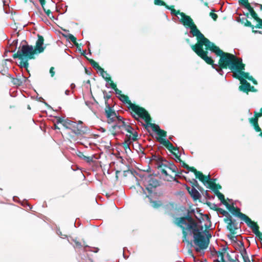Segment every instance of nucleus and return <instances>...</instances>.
Masks as SVG:
<instances>
[{"label": "nucleus", "instance_id": "38", "mask_svg": "<svg viewBox=\"0 0 262 262\" xmlns=\"http://www.w3.org/2000/svg\"><path fill=\"white\" fill-rule=\"evenodd\" d=\"M247 9L249 10L251 16L256 21L259 18V17H258L257 13L254 10L253 8L251 6Z\"/></svg>", "mask_w": 262, "mask_h": 262}, {"label": "nucleus", "instance_id": "12", "mask_svg": "<svg viewBox=\"0 0 262 262\" xmlns=\"http://www.w3.org/2000/svg\"><path fill=\"white\" fill-rule=\"evenodd\" d=\"M105 113L107 118V123L109 124L116 122L122 117L117 116L115 111L112 109L110 106L105 107Z\"/></svg>", "mask_w": 262, "mask_h": 262}, {"label": "nucleus", "instance_id": "49", "mask_svg": "<svg viewBox=\"0 0 262 262\" xmlns=\"http://www.w3.org/2000/svg\"><path fill=\"white\" fill-rule=\"evenodd\" d=\"M20 80L22 81V85L23 84L27 85L30 82V81L25 76H22L21 77H20Z\"/></svg>", "mask_w": 262, "mask_h": 262}, {"label": "nucleus", "instance_id": "2", "mask_svg": "<svg viewBox=\"0 0 262 262\" xmlns=\"http://www.w3.org/2000/svg\"><path fill=\"white\" fill-rule=\"evenodd\" d=\"M220 57L218 63L224 69H230L232 72H234L235 69L242 60L232 54L224 52L220 49L215 54Z\"/></svg>", "mask_w": 262, "mask_h": 262}, {"label": "nucleus", "instance_id": "51", "mask_svg": "<svg viewBox=\"0 0 262 262\" xmlns=\"http://www.w3.org/2000/svg\"><path fill=\"white\" fill-rule=\"evenodd\" d=\"M142 190L143 191V193L145 194V195L143 196V199L145 200L147 198H148L149 199L150 202H152L151 198L148 195H147V194H145V190L143 188H142ZM152 203L154 204V206L156 207V206L157 205V202L156 201H153Z\"/></svg>", "mask_w": 262, "mask_h": 262}, {"label": "nucleus", "instance_id": "45", "mask_svg": "<svg viewBox=\"0 0 262 262\" xmlns=\"http://www.w3.org/2000/svg\"><path fill=\"white\" fill-rule=\"evenodd\" d=\"M64 36L68 39L70 40L73 43L76 42L77 39L73 35L71 34H68L67 35H64Z\"/></svg>", "mask_w": 262, "mask_h": 262}, {"label": "nucleus", "instance_id": "25", "mask_svg": "<svg viewBox=\"0 0 262 262\" xmlns=\"http://www.w3.org/2000/svg\"><path fill=\"white\" fill-rule=\"evenodd\" d=\"M196 54L203 59L207 64L211 65L212 67L214 65V60L211 57L208 56V51L204 52H196Z\"/></svg>", "mask_w": 262, "mask_h": 262}, {"label": "nucleus", "instance_id": "44", "mask_svg": "<svg viewBox=\"0 0 262 262\" xmlns=\"http://www.w3.org/2000/svg\"><path fill=\"white\" fill-rule=\"evenodd\" d=\"M12 82L14 84L16 85H22V81L20 80V78H13L12 79Z\"/></svg>", "mask_w": 262, "mask_h": 262}, {"label": "nucleus", "instance_id": "27", "mask_svg": "<svg viewBox=\"0 0 262 262\" xmlns=\"http://www.w3.org/2000/svg\"><path fill=\"white\" fill-rule=\"evenodd\" d=\"M189 28L190 29L191 33H192L193 36L196 37L198 41L201 39L203 36H204L198 29L196 26L195 24L193 25Z\"/></svg>", "mask_w": 262, "mask_h": 262}, {"label": "nucleus", "instance_id": "15", "mask_svg": "<svg viewBox=\"0 0 262 262\" xmlns=\"http://www.w3.org/2000/svg\"><path fill=\"white\" fill-rule=\"evenodd\" d=\"M152 160L155 161L156 162V165L157 166V168L158 169H160L162 173V174L165 176H168V173L165 168H163V167H165L166 166L164 165L163 158L160 156H158L156 155L152 156Z\"/></svg>", "mask_w": 262, "mask_h": 262}, {"label": "nucleus", "instance_id": "17", "mask_svg": "<svg viewBox=\"0 0 262 262\" xmlns=\"http://www.w3.org/2000/svg\"><path fill=\"white\" fill-rule=\"evenodd\" d=\"M180 163L182 164V166L184 168H185L187 169V170H188L189 171L193 172L195 174V178L196 179H198L200 181H203V178L204 177V174L202 172L197 170L194 167L189 166L188 164L185 163V162L183 161H182V162H180Z\"/></svg>", "mask_w": 262, "mask_h": 262}, {"label": "nucleus", "instance_id": "20", "mask_svg": "<svg viewBox=\"0 0 262 262\" xmlns=\"http://www.w3.org/2000/svg\"><path fill=\"white\" fill-rule=\"evenodd\" d=\"M38 39L36 42V45L34 48V50L36 54H39L43 52L45 47H43L44 38L43 37L40 35L38 34Z\"/></svg>", "mask_w": 262, "mask_h": 262}, {"label": "nucleus", "instance_id": "62", "mask_svg": "<svg viewBox=\"0 0 262 262\" xmlns=\"http://www.w3.org/2000/svg\"><path fill=\"white\" fill-rule=\"evenodd\" d=\"M42 8H43V6L45 5L46 4V0H38Z\"/></svg>", "mask_w": 262, "mask_h": 262}, {"label": "nucleus", "instance_id": "9", "mask_svg": "<svg viewBox=\"0 0 262 262\" xmlns=\"http://www.w3.org/2000/svg\"><path fill=\"white\" fill-rule=\"evenodd\" d=\"M227 209L231 213V214L236 217H238L242 221H244L246 224L251 220L246 214L242 213L239 208L237 207H234L233 205H230L229 204L226 206Z\"/></svg>", "mask_w": 262, "mask_h": 262}, {"label": "nucleus", "instance_id": "18", "mask_svg": "<svg viewBox=\"0 0 262 262\" xmlns=\"http://www.w3.org/2000/svg\"><path fill=\"white\" fill-rule=\"evenodd\" d=\"M232 76L233 78L238 79L240 81L241 85L239 86V90L242 92L246 93L247 90L249 89L250 87V83L246 79L242 78V77L237 73H234Z\"/></svg>", "mask_w": 262, "mask_h": 262}, {"label": "nucleus", "instance_id": "6", "mask_svg": "<svg viewBox=\"0 0 262 262\" xmlns=\"http://www.w3.org/2000/svg\"><path fill=\"white\" fill-rule=\"evenodd\" d=\"M36 54L32 46L28 45H23L20 49L13 55V58L19 59H34V55Z\"/></svg>", "mask_w": 262, "mask_h": 262}, {"label": "nucleus", "instance_id": "41", "mask_svg": "<svg viewBox=\"0 0 262 262\" xmlns=\"http://www.w3.org/2000/svg\"><path fill=\"white\" fill-rule=\"evenodd\" d=\"M239 4L242 6H244L246 9H248L251 7L248 0H238Z\"/></svg>", "mask_w": 262, "mask_h": 262}, {"label": "nucleus", "instance_id": "59", "mask_svg": "<svg viewBox=\"0 0 262 262\" xmlns=\"http://www.w3.org/2000/svg\"><path fill=\"white\" fill-rule=\"evenodd\" d=\"M65 119L60 118L59 117H57V123H61L62 125H63L64 121Z\"/></svg>", "mask_w": 262, "mask_h": 262}, {"label": "nucleus", "instance_id": "50", "mask_svg": "<svg viewBox=\"0 0 262 262\" xmlns=\"http://www.w3.org/2000/svg\"><path fill=\"white\" fill-rule=\"evenodd\" d=\"M238 245L240 247L239 252L241 254H243L244 250H246L244 247V244L242 241H240Z\"/></svg>", "mask_w": 262, "mask_h": 262}, {"label": "nucleus", "instance_id": "40", "mask_svg": "<svg viewBox=\"0 0 262 262\" xmlns=\"http://www.w3.org/2000/svg\"><path fill=\"white\" fill-rule=\"evenodd\" d=\"M102 92L104 95L103 97H104V99L105 100V104L106 105V107H107V106H110L109 104H108L107 101H108V100L111 98V95L107 94L106 91H105V90L103 91Z\"/></svg>", "mask_w": 262, "mask_h": 262}, {"label": "nucleus", "instance_id": "48", "mask_svg": "<svg viewBox=\"0 0 262 262\" xmlns=\"http://www.w3.org/2000/svg\"><path fill=\"white\" fill-rule=\"evenodd\" d=\"M228 237L232 241L235 243H237V237L235 236V234H232L230 233L227 235Z\"/></svg>", "mask_w": 262, "mask_h": 262}, {"label": "nucleus", "instance_id": "24", "mask_svg": "<svg viewBox=\"0 0 262 262\" xmlns=\"http://www.w3.org/2000/svg\"><path fill=\"white\" fill-rule=\"evenodd\" d=\"M180 15L181 16L180 21L184 26L190 28L191 26L194 24L193 19L191 18L190 16L186 15L183 12H181Z\"/></svg>", "mask_w": 262, "mask_h": 262}, {"label": "nucleus", "instance_id": "63", "mask_svg": "<svg viewBox=\"0 0 262 262\" xmlns=\"http://www.w3.org/2000/svg\"><path fill=\"white\" fill-rule=\"evenodd\" d=\"M203 193V195H205L206 197H208V198L209 197V193H208L207 190H205L204 189V191H203V193Z\"/></svg>", "mask_w": 262, "mask_h": 262}, {"label": "nucleus", "instance_id": "30", "mask_svg": "<svg viewBox=\"0 0 262 262\" xmlns=\"http://www.w3.org/2000/svg\"><path fill=\"white\" fill-rule=\"evenodd\" d=\"M124 130L128 133L127 134L128 135H130V136H133L134 134L138 133L137 132L134 130V128L133 127L130 125L129 123H127Z\"/></svg>", "mask_w": 262, "mask_h": 262}, {"label": "nucleus", "instance_id": "36", "mask_svg": "<svg viewBox=\"0 0 262 262\" xmlns=\"http://www.w3.org/2000/svg\"><path fill=\"white\" fill-rule=\"evenodd\" d=\"M174 148L175 149H172L171 150H169L177 159L176 161H179L180 163L182 162V160H181L180 158V156H179L178 155V153H177L176 151L179 150L178 148L177 147H174Z\"/></svg>", "mask_w": 262, "mask_h": 262}, {"label": "nucleus", "instance_id": "13", "mask_svg": "<svg viewBox=\"0 0 262 262\" xmlns=\"http://www.w3.org/2000/svg\"><path fill=\"white\" fill-rule=\"evenodd\" d=\"M262 116V107L260 109V112H254V117L249 119V121L250 124L253 126L254 130L256 132L261 131V128L258 124V118Z\"/></svg>", "mask_w": 262, "mask_h": 262}, {"label": "nucleus", "instance_id": "35", "mask_svg": "<svg viewBox=\"0 0 262 262\" xmlns=\"http://www.w3.org/2000/svg\"><path fill=\"white\" fill-rule=\"evenodd\" d=\"M190 182L192 185V188L196 187L202 193H203V191H204V189L199 185L198 181L195 179H192L191 181H190Z\"/></svg>", "mask_w": 262, "mask_h": 262}, {"label": "nucleus", "instance_id": "4", "mask_svg": "<svg viewBox=\"0 0 262 262\" xmlns=\"http://www.w3.org/2000/svg\"><path fill=\"white\" fill-rule=\"evenodd\" d=\"M120 100L124 103L127 104V108L130 110L132 116L136 120L139 121V118L141 119H148L147 115V111L144 107L140 106L138 105L133 103L129 100V97L124 94H122L119 97Z\"/></svg>", "mask_w": 262, "mask_h": 262}, {"label": "nucleus", "instance_id": "56", "mask_svg": "<svg viewBox=\"0 0 262 262\" xmlns=\"http://www.w3.org/2000/svg\"><path fill=\"white\" fill-rule=\"evenodd\" d=\"M256 21L258 23V24L255 26L256 28L262 29V19L260 18H259Z\"/></svg>", "mask_w": 262, "mask_h": 262}, {"label": "nucleus", "instance_id": "23", "mask_svg": "<svg viewBox=\"0 0 262 262\" xmlns=\"http://www.w3.org/2000/svg\"><path fill=\"white\" fill-rule=\"evenodd\" d=\"M89 62L91 63L92 66L97 69L100 73L101 76L103 77V79H104L106 81H108V80H111L110 78H107L106 77L104 76V74H106V71L104 70L103 68H102L97 63L96 61H95L94 60L92 59H88Z\"/></svg>", "mask_w": 262, "mask_h": 262}, {"label": "nucleus", "instance_id": "1", "mask_svg": "<svg viewBox=\"0 0 262 262\" xmlns=\"http://www.w3.org/2000/svg\"><path fill=\"white\" fill-rule=\"evenodd\" d=\"M192 211L187 210L186 215L176 218L174 223L182 229L183 242L191 244L188 239V236H193L195 250L199 252L207 248L211 235L207 231L208 233L206 234V237L205 236L204 232L206 231L209 227L206 226V229L204 230L203 226L199 225L190 214Z\"/></svg>", "mask_w": 262, "mask_h": 262}, {"label": "nucleus", "instance_id": "21", "mask_svg": "<svg viewBox=\"0 0 262 262\" xmlns=\"http://www.w3.org/2000/svg\"><path fill=\"white\" fill-rule=\"evenodd\" d=\"M38 39L36 42V45L34 48V50L36 54H39L43 52L45 47H43L44 38L43 37L40 35L38 34Z\"/></svg>", "mask_w": 262, "mask_h": 262}, {"label": "nucleus", "instance_id": "3", "mask_svg": "<svg viewBox=\"0 0 262 262\" xmlns=\"http://www.w3.org/2000/svg\"><path fill=\"white\" fill-rule=\"evenodd\" d=\"M147 115L148 119H143L146 122V124L142 123V125L146 129H147L149 126H150L152 130L156 132L159 136L158 137H156L157 140L164 146L168 150L175 149L172 144L168 140L164 139L167 136V132L163 129H160L158 125L151 122L152 119L148 112Z\"/></svg>", "mask_w": 262, "mask_h": 262}, {"label": "nucleus", "instance_id": "58", "mask_svg": "<svg viewBox=\"0 0 262 262\" xmlns=\"http://www.w3.org/2000/svg\"><path fill=\"white\" fill-rule=\"evenodd\" d=\"M17 43H18V40L17 39H15V40H14L12 41L11 46H14L15 47V49H14V50L12 51V52H14L15 50L16 49Z\"/></svg>", "mask_w": 262, "mask_h": 262}, {"label": "nucleus", "instance_id": "52", "mask_svg": "<svg viewBox=\"0 0 262 262\" xmlns=\"http://www.w3.org/2000/svg\"><path fill=\"white\" fill-rule=\"evenodd\" d=\"M214 10H213L212 12H210L209 15L211 17V18L213 19L214 21H216L217 20L218 16L216 13H214Z\"/></svg>", "mask_w": 262, "mask_h": 262}, {"label": "nucleus", "instance_id": "14", "mask_svg": "<svg viewBox=\"0 0 262 262\" xmlns=\"http://www.w3.org/2000/svg\"><path fill=\"white\" fill-rule=\"evenodd\" d=\"M245 64L243 63L242 60L239 62L238 65L237 66L234 72H233V74L234 73H237L242 78L245 79H247L249 80L250 76L249 75V73L245 72L244 70H245Z\"/></svg>", "mask_w": 262, "mask_h": 262}, {"label": "nucleus", "instance_id": "19", "mask_svg": "<svg viewBox=\"0 0 262 262\" xmlns=\"http://www.w3.org/2000/svg\"><path fill=\"white\" fill-rule=\"evenodd\" d=\"M126 139L123 143V147L127 152V149L130 150L129 145L132 143V141H136L138 139V134L135 133L133 136L130 135H126Z\"/></svg>", "mask_w": 262, "mask_h": 262}, {"label": "nucleus", "instance_id": "43", "mask_svg": "<svg viewBox=\"0 0 262 262\" xmlns=\"http://www.w3.org/2000/svg\"><path fill=\"white\" fill-rule=\"evenodd\" d=\"M212 68L215 69L218 73H219L220 74L222 75L223 69H224L221 68V66L219 63H218V65L214 64V65L213 66H212Z\"/></svg>", "mask_w": 262, "mask_h": 262}, {"label": "nucleus", "instance_id": "37", "mask_svg": "<svg viewBox=\"0 0 262 262\" xmlns=\"http://www.w3.org/2000/svg\"><path fill=\"white\" fill-rule=\"evenodd\" d=\"M240 21L242 24H244L245 26L251 27L252 29H254V26L252 25L251 23L246 18H242L240 19Z\"/></svg>", "mask_w": 262, "mask_h": 262}, {"label": "nucleus", "instance_id": "55", "mask_svg": "<svg viewBox=\"0 0 262 262\" xmlns=\"http://www.w3.org/2000/svg\"><path fill=\"white\" fill-rule=\"evenodd\" d=\"M169 176L170 177V179H167V181H169V182H171V181H174L176 182V183H179V181L178 180V179H177L175 177H172L169 174H168V176Z\"/></svg>", "mask_w": 262, "mask_h": 262}, {"label": "nucleus", "instance_id": "22", "mask_svg": "<svg viewBox=\"0 0 262 262\" xmlns=\"http://www.w3.org/2000/svg\"><path fill=\"white\" fill-rule=\"evenodd\" d=\"M247 225L252 230L253 232L256 235V236L258 237L259 240L262 243V233L259 231V227L257 224L256 222L251 220Z\"/></svg>", "mask_w": 262, "mask_h": 262}, {"label": "nucleus", "instance_id": "32", "mask_svg": "<svg viewBox=\"0 0 262 262\" xmlns=\"http://www.w3.org/2000/svg\"><path fill=\"white\" fill-rule=\"evenodd\" d=\"M108 82H110V85L111 88H112L115 91L117 94L119 95V96H121V95H122V94H121V91L118 89L116 84L113 82V81L112 80L111 78V80H108Z\"/></svg>", "mask_w": 262, "mask_h": 262}, {"label": "nucleus", "instance_id": "31", "mask_svg": "<svg viewBox=\"0 0 262 262\" xmlns=\"http://www.w3.org/2000/svg\"><path fill=\"white\" fill-rule=\"evenodd\" d=\"M165 7L166 9H167L168 10H170V11H171V13L172 15H174L177 16L178 14L180 15V14L181 13L180 11V10H176V9H174V5L168 6V5H167L166 4Z\"/></svg>", "mask_w": 262, "mask_h": 262}, {"label": "nucleus", "instance_id": "7", "mask_svg": "<svg viewBox=\"0 0 262 262\" xmlns=\"http://www.w3.org/2000/svg\"><path fill=\"white\" fill-rule=\"evenodd\" d=\"M69 130L71 132H68L67 134L71 139L74 140L76 137L82 136L85 134L88 129L83 125L82 122L79 121L78 122H74Z\"/></svg>", "mask_w": 262, "mask_h": 262}, {"label": "nucleus", "instance_id": "33", "mask_svg": "<svg viewBox=\"0 0 262 262\" xmlns=\"http://www.w3.org/2000/svg\"><path fill=\"white\" fill-rule=\"evenodd\" d=\"M215 194L217 196L222 204H223L226 206L228 205L229 203H228L225 200L224 195L221 192L217 191V192L215 193Z\"/></svg>", "mask_w": 262, "mask_h": 262}, {"label": "nucleus", "instance_id": "64", "mask_svg": "<svg viewBox=\"0 0 262 262\" xmlns=\"http://www.w3.org/2000/svg\"><path fill=\"white\" fill-rule=\"evenodd\" d=\"M73 44L77 47V48H78V47L80 46V45L77 42V40H76V42L73 43Z\"/></svg>", "mask_w": 262, "mask_h": 262}, {"label": "nucleus", "instance_id": "47", "mask_svg": "<svg viewBox=\"0 0 262 262\" xmlns=\"http://www.w3.org/2000/svg\"><path fill=\"white\" fill-rule=\"evenodd\" d=\"M154 4L157 6H163L165 7L166 4L162 0H154Z\"/></svg>", "mask_w": 262, "mask_h": 262}, {"label": "nucleus", "instance_id": "26", "mask_svg": "<svg viewBox=\"0 0 262 262\" xmlns=\"http://www.w3.org/2000/svg\"><path fill=\"white\" fill-rule=\"evenodd\" d=\"M185 186L189 193L194 200L196 201L201 198V194L195 188H190L186 184Z\"/></svg>", "mask_w": 262, "mask_h": 262}, {"label": "nucleus", "instance_id": "60", "mask_svg": "<svg viewBox=\"0 0 262 262\" xmlns=\"http://www.w3.org/2000/svg\"><path fill=\"white\" fill-rule=\"evenodd\" d=\"M50 73L51 74V77H53L55 75V72H54V68L51 67L50 69Z\"/></svg>", "mask_w": 262, "mask_h": 262}, {"label": "nucleus", "instance_id": "11", "mask_svg": "<svg viewBox=\"0 0 262 262\" xmlns=\"http://www.w3.org/2000/svg\"><path fill=\"white\" fill-rule=\"evenodd\" d=\"M146 183L145 185L146 189L148 191V193L151 194L155 188L159 186V181L151 177V175H149L147 178H146Z\"/></svg>", "mask_w": 262, "mask_h": 262}, {"label": "nucleus", "instance_id": "5", "mask_svg": "<svg viewBox=\"0 0 262 262\" xmlns=\"http://www.w3.org/2000/svg\"><path fill=\"white\" fill-rule=\"evenodd\" d=\"M191 48L193 52H204L210 50L216 54V53L220 49L219 47L215 46L213 43L211 42L208 38L204 36L195 45H191Z\"/></svg>", "mask_w": 262, "mask_h": 262}, {"label": "nucleus", "instance_id": "42", "mask_svg": "<svg viewBox=\"0 0 262 262\" xmlns=\"http://www.w3.org/2000/svg\"><path fill=\"white\" fill-rule=\"evenodd\" d=\"M243 252V254H242L241 255L243 257L244 262H251V260L248 255L247 251L244 250Z\"/></svg>", "mask_w": 262, "mask_h": 262}, {"label": "nucleus", "instance_id": "10", "mask_svg": "<svg viewBox=\"0 0 262 262\" xmlns=\"http://www.w3.org/2000/svg\"><path fill=\"white\" fill-rule=\"evenodd\" d=\"M114 123L115 124L112 125L111 131L112 134L114 136H115L118 134L122 133V129H124L127 123L125 122L123 120V118L122 117L120 118L118 120H117V121H116V122Z\"/></svg>", "mask_w": 262, "mask_h": 262}, {"label": "nucleus", "instance_id": "28", "mask_svg": "<svg viewBox=\"0 0 262 262\" xmlns=\"http://www.w3.org/2000/svg\"><path fill=\"white\" fill-rule=\"evenodd\" d=\"M77 155L80 159L83 160L84 161H85V162H86L88 163H91V162H93L94 156H86L83 154V153L82 152H81V151H78L77 153Z\"/></svg>", "mask_w": 262, "mask_h": 262}, {"label": "nucleus", "instance_id": "39", "mask_svg": "<svg viewBox=\"0 0 262 262\" xmlns=\"http://www.w3.org/2000/svg\"><path fill=\"white\" fill-rule=\"evenodd\" d=\"M20 61L19 62L20 66L21 67H24L27 70V69L29 66V63L28 61L29 59H20Z\"/></svg>", "mask_w": 262, "mask_h": 262}, {"label": "nucleus", "instance_id": "61", "mask_svg": "<svg viewBox=\"0 0 262 262\" xmlns=\"http://www.w3.org/2000/svg\"><path fill=\"white\" fill-rule=\"evenodd\" d=\"M249 80L252 81V83L255 85L257 84V81L252 76H250V78Z\"/></svg>", "mask_w": 262, "mask_h": 262}, {"label": "nucleus", "instance_id": "53", "mask_svg": "<svg viewBox=\"0 0 262 262\" xmlns=\"http://www.w3.org/2000/svg\"><path fill=\"white\" fill-rule=\"evenodd\" d=\"M216 210H218L223 215H227V216H229V215H230L227 211L224 210L222 208H217Z\"/></svg>", "mask_w": 262, "mask_h": 262}, {"label": "nucleus", "instance_id": "57", "mask_svg": "<svg viewBox=\"0 0 262 262\" xmlns=\"http://www.w3.org/2000/svg\"><path fill=\"white\" fill-rule=\"evenodd\" d=\"M249 92H257V90L253 86H251L250 84V87L249 88V89L247 90L246 93L248 94Z\"/></svg>", "mask_w": 262, "mask_h": 262}, {"label": "nucleus", "instance_id": "54", "mask_svg": "<svg viewBox=\"0 0 262 262\" xmlns=\"http://www.w3.org/2000/svg\"><path fill=\"white\" fill-rule=\"evenodd\" d=\"M42 9L49 17H50V18H51L52 17H53V15H51V11H50V10H49V9L47 10L45 8V6H43V8H42Z\"/></svg>", "mask_w": 262, "mask_h": 262}, {"label": "nucleus", "instance_id": "29", "mask_svg": "<svg viewBox=\"0 0 262 262\" xmlns=\"http://www.w3.org/2000/svg\"><path fill=\"white\" fill-rule=\"evenodd\" d=\"M166 163H164V165L166 166L165 167H163V168H165L166 170V168H168L172 172L174 173H178V169L177 166L173 163H168L166 161H164Z\"/></svg>", "mask_w": 262, "mask_h": 262}, {"label": "nucleus", "instance_id": "16", "mask_svg": "<svg viewBox=\"0 0 262 262\" xmlns=\"http://www.w3.org/2000/svg\"><path fill=\"white\" fill-rule=\"evenodd\" d=\"M203 181H201L204 185L207 184L209 186V188L211 189L214 193L219 191L218 190L216 186H215V179H211L210 176L208 174V176H205L204 174V177L203 178Z\"/></svg>", "mask_w": 262, "mask_h": 262}, {"label": "nucleus", "instance_id": "46", "mask_svg": "<svg viewBox=\"0 0 262 262\" xmlns=\"http://www.w3.org/2000/svg\"><path fill=\"white\" fill-rule=\"evenodd\" d=\"M72 241L74 242V247L76 248H81L82 247L81 243L79 242L76 238L73 239Z\"/></svg>", "mask_w": 262, "mask_h": 262}, {"label": "nucleus", "instance_id": "34", "mask_svg": "<svg viewBox=\"0 0 262 262\" xmlns=\"http://www.w3.org/2000/svg\"><path fill=\"white\" fill-rule=\"evenodd\" d=\"M74 122V121H72L70 120L65 119L62 125L65 127L66 130L68 131L69 130Z\"/></svg>", "mask_w": 262, "mask_h": 262}, {"label": "nucleus", "instance_id": "8", "mask_svg": "<svg viewBox=\"0 0 262 262\" xmlns=\"http://www.w3.org/2000/svg\"><path fill=\"white\" fill-rule=\"evenodd\" d=\"M224 221L227 224V229L232 234H236V230L241 228V225L235 219H232L230 215L224 218Z\"/></svg>", "mask_w": 262, "mask_h": 262}]
</instances>
